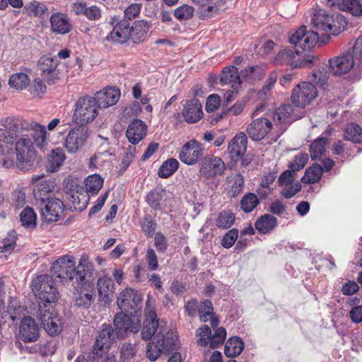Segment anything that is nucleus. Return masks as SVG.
Masks as SVG:
<instances>
[{"label":"nucleus","instance_id":"63","mask_svg":"<svg viewBox=\"0 0 362 362\" xmlns=\"http://www.w3.org/2000/svg\"><path fill=\"white\" fill-rule=\"evenodd\" d=\"M47 90L44 82L40 79H35L31 87V93L35 96L41 97Z\"/></svg>","mask_w":362,"mask_h":362},{"label":"nucleus","instance_id":"40","mask_svg":"<svg viewBox=\"0 0 362 362\" xmlns=\"http://www.w3.org/2000/svg\"><path fill=\"white\" fill-rule=\"evenodd\" d=\"M243 348L244 344L240 338L231 337L226 341L224 353L228 357H235L241 354Z\"/></svg>","mask_w":362,"mask_h":362},{"label":"nucleus","instance_id":"53","mask_svg":"<svg viewBox=\"0 0 362 362\" xmlns=\"http://www.w3.org/2000/svg\"><path fill=\"white\" fill-rule=\"evenodd\" d=\"M199 319L202 322H206L209 320L214 314L212 303L209 300H206L201 303L198 308Z\"/></svg>","mask_w":362,"mask_h":362},{"label":"nucleus","instance_id":"8","mask_svg":"<svg viewBox=\"0 0 362 362\" xmlns=\"http://www.w3.org/2000/svg\"><path fill=\"white\" fill-rule=\"evenodd\" d=\"M75 305L80 308H88L95 300V284L91 277L81 281L74 286Z\"/></svg>","mask_w":362,"mask_h":362},{"label":"nucleus","instance_id":"47","mask_svg":"<svg viewBox=\"0 0 362 362\" xmlns=\"http://www.w3.org/2000/svg\"><path fill=\"white\" fill-rule=\"evenodd\" d=\"M344 138L354 143H361L362 141L361 128L355 123L348 124L344 132Z\"/></svg>","mask_w":362,"mask_h":362},{"label":"nucleus","instance_id":"55","mask_svg":"<svg viewBox=\"0 0 362 362\" xmlns=\"http://www.w3.org/2000/svg\"><path fill=\"white\" fill-rule=\"evenodd\" d=\"M294 58H296L294 52L284 49L278 52L275 57V61L279 64H290L291 66V62L294 61Z\"/></svg>","mask_w":362,"mask_h":362},{"label":"nucleus","instance_id":"20","mask_svg":"<svg viewBox=\"0 0 362 362\" xmlns=\"http://www.w3.org/2000/svg\"><path fill=\"white\" fill-rule=\"evenodd\" d=\"M354 53H344L329 60L330 69L334 75L341 76L349 72L355 64Z\"/></svg>","mask_w":362,"mask_h":362},{"label":"nucleus","instance_id":"37","mask_svg":"<svg viewBox=\"0 0 362 362\" xmlns=\"http://www.w3.org/2000/svg\"><path fill=\"white\" fill-rule=\"evenodd\" d=\"M277 219L272 215L264 214L255 222V228L259 233L266 234L272 230L276 226Z\"/></svg>","mask_w":362,"mask_h":362},{"label":"nucleus","instance_id":"58","mask_svg":"<svg viewBox=\"0 0 362 362\" xmlns=\"http://www.w3.org/2000/svg\"><path fill=\"white\" fill-rule=\"evenodd\" d=\"M308 161L307 153H300L294 157L293 160L290 163L291 170L296 173L303 169Z\"/></svg>","mask_w":362,"mask_h":362},{"label":"nucleus","instance_id":"9","mask_svg":"<svg viewBox=\"0 0 362 362\" xmlns=\"http://www.w3.org/2000/svg\"><path fill=\"white\" fill-rule=\"evenodd\" d=\"M59 64V61L57 56L45 54L37 62V71L49 84H54L60 79L62 75L58 69Z\"/></svg>","mask_w":362,"mask_h":362},{"label":"nucleus","instance_id":"45","mask_svg":"<svg viewBox=\"0 0 362 362\" xmlns=\"http://www.w3.org/2000/svg\"><path fill=\"white\" fill-rule=\"evenodd\" d=\"M103 185V179L98 175H89L85 180V191L92 194H97Z\"/></svg>","mask_w":362,"mask_h":362},{"label":"nucleus","instance_id":"50","mask_svg":"<svg viewBox=\"0 0 362 362\" xmlns=\"http://www.w3.org/2000/svg\"><path fill=\"white\" fill-rule=\"evenodd\" d=\"M137 354L135 344L124 343L119 348V358L122 361H130Z\"/></svg>","mask_w":362,"mask_h":362},{"label":"nucleus","instance_id":"51","mask_svg":"<svg viewBox=\"0 0 362 362\" xmlns=\"http://www.w3.org/2000/svg\"><path fill=\"white\" fill-rule=\"evenodd\" d=\"M194 8L188 4H183L174 11L175 17L179 21H187L194 16Z\"/></svg>","mask_w":362,"mask_h":362},{"label":"nucleus","instance_id":"22","mask_svg":"<svg viewBox=\"0 0 362 362\" xmlns=\"http://www.w3.org/2000/svg\"><path fill=\"white\" fill-rule=\"evenodd\" d=\"M141 301V296L131 288H126L122 291L117 300V305L122 312L134 310Z\"/></svg>","mask_w":362,"mask_h":362},{"label":"nucleus","instance_id":"4","mask_svg":"<svg viewBox=\"0 0 362 362\" xmlns=\"http://www.w3.org/2000/svg\"><path fill=\"white\" fill-rule=\"evenodd\" d=\"M311 25L317 32H329L337 35L344 31L346 23L341 16L329 14L324 9H316L311 18Z\"/></svg>","mask_w":362,"mask_h":362},{"label":"nucleus","instance_id":"5","mask_svg":"<svg viewBox=\"0 0 362 362\" xmlns=\"http://www.w3.org/2000/svg\"><path fill=\"white\" fill-rule=\"evenodd\" d=\"M179 346L178 338L175 333L168 332L164 334V329L160 330L148 343L146 356L151 361H156L160 354H168L177 349Z\"/></svg>","mask_w":362,"mask_h":362},{"label":"nucleus","instance_id":"18","mask_svg":"<svg viewBox=\"0 0 362 362\" xmlns=\"http://www.w3.org/2000/svg\"><path fill=\"white\" fill-rule=\"evenodd\" d=\"M111 23L114 25V28L110 34L106 36L105 40L122 44L130 39L129 23L127 20L118 21L115 16L112 18Z\"/></svg>","mask_w":362,"mask_h":362},{"label":"nucleus","instance_id":"48","mask_svg":"<svg viewBox=\"0 0 362 362\" xmlns=\"http://www.w3.org/2000/svg\"><path fill=\"white\" fill-rule=\"evenodd\" d=\"M179 163L176 159L170 158L165 161L159 168L160 177L167 178L171 176L178 168Z\"/></svg>","mask_w":362,"mask_h":362},{"label":"nucleus","instance_id":"36","mask_svg":"<svg viewBox=\"0 0 362 362\" xmlns=\"http://www.w3.org/2000/svg\"><path fill=\"white\" fill-rule=\"evenodd\" d=\"M221 82L223 84L231 83L233 88L235 89L242 83L238 69L233 66L226 67L221 73Z\"/></svg>","mask_w":362,"mask_h":362},{"label":"nucleus","instance_id":"30","mask_svg":"<svg viewBox=\"0 0 362 362\" xmlns=\"http://www.w3.org/2000/svg\"><path fill=\"white\" fill-rule=\"evenodd\" d=\"M247 144V138L244 132L237 134L228 146V151L231 156V158L236 160L243 156L246 151Z\"/></svg>","mask_w":362,"mask_h":362},{"label":"nucleus","instance_id":"27","mask_svg":"<svg viewBox=\"0 0 362 362\" xmlns=\"http://www.w3.org/2000/svg\"><path fill=\"white\" fill-rule=\"evenodd\" d=\"M146 132V124L141 119H135L129 124L126 132V136L129 141L135 145L144 138Z\"/></svg>","mask_w":362,"mask_h":362},{"label":"nucleus","instance_id":"7","mask_svg":"<svg viewBox=\"0 0 362 362\" xmlns=\"http://www.w3.org/2000/svg\"><path fill=\"white\" fill-rule=\"evenodd\" d=\"M91 131L87 126L78 125L72 128L67 134L64 147L70 153H76L88 143Z\"/></svg>","mask_w":362,"mask_h":362},{"label":"nucleus","instance_id":"16","mask_svg":"<svg viewBox=\"0 0 362 362\" xmlns=\"http://www.w3.org/2000/svg\"><path fill=\"white\" fill-rule=\"evenodd\" d=\"M114 325L117 337L121 339L125 338L128 332L136 333L140 329V321L132 320L123 312L115 316Z\"/></svg>","mask_w":362,"mask_h":362},{"label":"nucleus","instance_id":"11","mask_svg":"<svg viewBox=\"0 0 362 362\" xmlns=\"http://www.w3.org/2000/svg\"><path fill=\"white\" fill-rule=\"evenodd\" d=\"M320 36L317 31L308 30L305 25H301L291 35L289 42L296 49H302L310 51L319 42Z\"/></svg>","mask_w":362,"mask_h":362},{"label":"nucleus","instance_id":"24","mask_svg":"<svg viewBox=\"0 0 362 362\" xmlns=\"http://www.w3.org/2000/svg\"><path fill=\"white\" fill-rule=\"evenodd\" d=\"M96 287L98 300L104 304H109L112 300L115 292L112 280L106 275L103 276L98 279Z\"/></svg>","mask_w":362,"mask_h":362},{"label":"nucleus","instance_id":"60","mask_svg":"<svg viewBox=\"0 0 362 362\" xmlns=\"http://www.w3.org/2000/svg\"><path fill=\"white\" fill-rule=\"evenodd\" d=\"M238 237V230L235 228H232L228 230L222 239V245L225 248L231 247Z\"/></svg>","mask_w":362,"mask_h":362},{"label":"nucleus","instance_id":"49","mask_svg":"<svg viewBox=\"0 0 362 362\" xmlns=\"http://www.w3.org/2000/svg\"><path fill=\"white\" fill-rule=\"evenodd\" d=\"M235 214L230 211H223L218 214L216 220L218 228L222 229L229 228L235 222Z\"/></svg>","mask_w":362,"mask_h":362},{"label":"nucleus","instance_id":"52","mask_svg":"<svg viewBox=\"0 0 362 362\" xmlns=\"http://www.w3.org/2000/svg\"><path fill=\"white\" fill-rule=\"evenodd\" d=\"M259 204L257 197L253 193L245 194L241 199V209L246 213L251 212Z\"/></svg>","mask_w":362,"mask_h":362},{"label":"nucleus","instance_id":"57","mask_svg":"<svg viewBox=\"0 0 362 362\" xmlns=\"http://www.w3.org/2000/svg\"><path fill=\"white\" fill-rule=\"evenodd\" d=\"M16 233L11 231L8 233L7 236L4 239L3 246L0 247V252H7L14 250L16 242Z\"/></svg>","mask_w":362,"mask_h":362},{"label":"nucleus","instance_id":"10","mask_svg":"<svg viewBox=\"0 0 362 362\" xmlns=\"http://www.w3.org/2000/svg\"><path fill=\"white\" fill-rule=\"evenodd\" d=\"M35 315L49 335L54 336L60 333L62 322L52 306H42L40 304Z\"/></svg>","mask_w":362,"mask_h":362},{"label":"nucleus","instance_id":"15","mask_svg":"<svg viewBox=\"0 0 362 362\" xmlns=\"http://www.w3.org/2000/svg\"><path fill=\"white\" fill-rule=\"evenodd\" d=\"M42 219L47 223L56 222L63 215L64 205L63 202L57 197L39 204Z\"/></svg>","mask_w":362,"mask_h":362},{"label":"nucleus","instance_id":"44","mask_svg":"<svg viewBox=\"0 0 362 362\" xmlns=\"http://www.w3.org/2000/svg\"><path fill=\"white\" fill-rule=\"evenodd\" d=\"M29 84L30 79L28 75L24 73L14 74L10 77L8 80V85L10 87L18 90H21L26 88Z\"/></svg>","mask_w":362,"mask_h":362},{"label":"nucleus","instance_id":"3","mask_svg":"<svg viewBox=\"0 0 362 362\" xmlns=\"http://www.w3.org/2000/svg\"><path fill=\"white\" fill-rule=\"evenodd\" d=\"M31 289L39 300L38 308L40 304L42 306H52L51 304L56 303L60 297L52 277L48 274L40 275L34 279Z\"/></svg>","mask_w":362,"mask_h":362},{"label":"nucleus","instance_id":"43","mask_svg":"<svg viewBox=\"0 0 362 362\" xmlns=\"http://www.w3.org/2000/svg\"><path fill=\"white\" fill-rule=\"evenodd\" d=\"M148 23L146 21H135L132 26H129L131 37L133 41L141 40L143 39L148 30Z\"/></svg>","mask_w":362,"mask_h":362},{"label":"nucleus","instance_id":"28","mask_svg":"<svg viewBox=\"0 0 362 362\" xmlns=\"http://www.w3.org/2000/svg\"><path fill=\"white\" fill-rule=\"evenodd\" d=\"M39 328L35 320L30 317L23 318L20 326V337L25 342L37 340L39 337Z\"/></svg>","mask_w":362,"mask_h":362},{"label":"nucleus","instance_id":"25","mask_svg":"<svg viewBox=\"0 0 362 362\" xmlns=\"http://www.w3.org/2000/svg\"><path fill=\"white\" fill-rule=\"evenodd\" d=\"M49 22L52 32L56 34L66 35L72 29L70 19L64 13H54L50 16Z\"/></svg>","mask_w":362,"mask_h":362},{"label":"nucleus","instance_id":"26","mask_svg":"<svg viewBox=\"0 0 362 362\" xmlns=\"http://www.w3.org/2000/svg\"><path fill=\"white\" fill-rule=\"evenodd\" d=\"M182 116L187 123L197 122L203 116L201 103L197 99L186 101L182 110Z\"/></svg>","mask_w":362,"mask_h":362},{"label":"nucleus","instance_id":"13","mask_svg":"<svg viewBox=\"0 0 362 362\" xmlns=\"http://www.w3.org/2000/svg\"><path fill=\"white\" fill-rule=\"evenodd\" d=\"M315 86L308 82H303L295 87L291 95V101L297 107H304L317 96Z\"/></svg>","mask_w":362,"mask_h":362},{"label":"nucleus","instance_id":"35","mask_svg":"<svg viewBox=\"0 0 362 362\" xmlns=\"http://www.w3.org/2000/svg\"><path fill=\"white\" fill-rule=\"evenodd\" d=\"M73 11L77 14L84 15L90 21H97L101 16V11L97 6L86 7L83 3H76L73 5Z\"/></svg>","mask_w":362,"mask_h":362},{"label":"nucleus","instance_id":"33","mask_svg":"<svg viewBox=\"0 0 362 362\" xmlns=\"http://www.w3.org/2000/svg\"><path fill=\"white\" fill-rule=\"evenodd\" d=\"M70 202V209L75 211H81L86 209L89 197L88 194L83 190L82 187L77 192L70 194L67 197Z\"/></svg>","mask_w":362,"mask_h":362},{"label":"nucleus","instance_id":"23","mask_svg":"<svg viewBox=\"0 0 362 362\" xmlns=\"http://www.w3.org/2000/svg\"><path fill=\"white\" fill-rule=\"evenodd\" d=\"M202 155L203 151L199 144L195 141H189L182 146L179 157L184 163L194 165Z\"/></svg>","mask_w":362,"mask_h":362},{"label":"nucleus","instance_id":"31","mask_svg":"<svg viewBox=\"0 0 362 362\" xmlns=\"http://www.w3.org/2000/svg\"><path fill=\"white\" fill-rule=\"evenodd\" d=\"M54 188L53 183L49 181H42L36 186L33 189V195L38 205L54 197L50 195Z\"/></svg>","mask_w":362,"mask_h":362},{"label":"nucleus","instance_id":"46","mask_svg":"<svg viewBox=\"0 0 362 362\" xmlns=\"http://www.w3.org/2000/svg\"><path fill=\"white\" fill-rule=\"evenodd\" d=\"M340 10L348 11L354 16H362V4L359 0H346L340 4Z\"/></svg>","mask_w":362,"mask_h":362},{"label":"nucleus","instance_id":"62","mask_svg":"<svg viewBox=\"0 0 362 362\" xmlns=\"http://www.w3.org/2000/svg\"><path fill=\"white\" fill-rule=\"evenodd\" d=\"M301 189V185L300 183L297 181L294 184L289 185L288 186L286 187L281 192V195L286 198L289 199L293 197L296 194H297L298 192H300Z\"/></svg>","mask_w":362,"mask_h":362},{"label":"nucleus","instance_id":"29","mask_svg":"<svg viewBox=\"0 0 362 362\" xmlns=\"http://www.w3.org/2000/svg\"><path fill=\"white\" fill-rule=\"evenodd\" d=\"M296 110L291 105H283L277 108L273 115V119L279 125L288 124L300 118Z\"/></svg>","mask_w":362,"mask_h":362},{"label":"nucleus","instance_id":"56","mask_svg":"<svg viewBox=\"0 0 362 362\" xmlns=\"http://www.w3.org/2000/svg\"><path fill=\"white\" fill-rule=\"evenodd\" d=\"M226 337V331L225 328L223 327H220L217 328L214 333V334H211L209 346L211 349H214L219 346L220 344H222L223 341H225Z\"/></svg>","mask_w":362,"mask_h":362},{"label":"nucleus","instance_id":"59","mask_svg":"<svg viewBox=\"0 0 362 362\" xmlns=\"http://www.w3.org/2000/svg\"><path fill=\"white\" fill-rule=\"evenodd\" d=\"M313 81L317 85L323 86L325 84L329 78V74L327 70L322 67L313 72Z\"/></svg>","mask_w":362,"mask_h":362},{"label":"nucleus","instance_id":"42","mask_svg":"<svg viewBox=\"0 0 362 362\" xmlns=\"http://www.w3.org/2000/svg\"><path fill=\"white\" fill-rule=\"evenodd\" d=\"M21 225L28 229H34L37 225V215L33 208L27 206L20 214Z\"/></svg>","mask_w":362,"mask_h":362},{"label":"nucleus","instance_id":"19","mask_svg":"<svg viewBox=\"0 0 362 362\" xmlns=\"http://www.w3.org/2000/svg\"><path fill=\"white\" fill-rule=\"evenodd\" d=\"M272 122L265 117L255 119L248 125L246 132L249 137L253 141L263 139L272 129Z\"/></svg>","mask_w":362,"mask_h":362},{"label":"nucleus","instance_id":"61","mask_svg":"<svg viewBox=\"0 0 362 362\" xmlns=\"http://www.w3.org/2000/svg\"><path fill=\"white\" fill-rule=\"evenodd\" d=\"M296 173L292 170H287L284 171L279 177V182L280 185L287 187L289 185L294 184V177Z\"/></svg>","mask_w":362,"mask_h":362},{"label":"nucleus","instance_id":"64","mask_svg":"<svg viewBox=\"0 0 362 362\" xmlns=\"http://www.w3.org/2000/svg\"><path fill=\"white\" fill-rule=\"evenodd\" d=\"M146 261L148 268L151 271H155L158 267V261L155 251L152 248H148L146 254Z\"/></svg>","mask_w":362,"mask_h":362},{"label":"nucleus","instance_id":"17","mask_svg":"<svg viewBox=\"0 0 362 362\" xmlns=\"http://www.w3.org/2000/svg\"><path fill=\"white\" fill-rule=\"evenodd\" d=\"M149 300L146 303V308L145 310L146 319L144 322V326L141 329V337L144 340H151L153 337L159 332L160 330H163L164 328L162 325H159L158 319L155 310L150 307Z\"/></svg>","mask_w":362,"mask_h":362},{"label":"nucleus","instance_id":"32","mask_svg":"<svg viewBox=\"0 0 362 362\" xmlns=\"http://www.w3.org/2000/svg\"><path fill=\"white\" fill-rule=\"evenodd\" d=\"M296 58L291 62V69H307L311 68L318 61L317 56L310 52H300L299 49L295 52Z\"/></svg>","mask_w":362,"mask_h":362},{"label":"nucleus","instance_id":"2","mask_svg":"<svg viewBox=\"0 0 362 362\" xmlns=\"http://www.w3.org/2000/svg\"><path fill=\"white\" fill-rule=\"evenodd\" d=\"M52 272L54 276L59 279L62 282L67 281L78 283L86 280L88 277H92L93 267L86 259H80L76 265L73 257L65 255L59 258L52 267Z\"/></svg>","mask_w":362,"mask_h":362},{"label":"nucleus","instance_id":"38","mask_svg":"<svg viewBox=\"0 0 362 362\" xmlns=\"http://www.w3.org/2000/svg\"><path fill=\"white\" fill-rule=\"evenodd\" d=\"M228 185L230 186V197H235L243 192L244 179L240 173H233L226 177Z\"/></svg>","mask_w":362,"mask_h":362},{"label":"nucleus","instance_id":"39","mask_svg":"<svg viewBox=\"0 0 362 362\" xmlns=\"http://www.w3.org/2000/svg\"><path fill=\"white\" fill-rule=\"evenodd\" d=\"M328 144V140L325 138H318L310 145V153L313 160H322V156L326 152V146Z\"/></svg>","mask_w":362,"mask_h":362},{"label":"nucleus","instance_id":"14","mask_svg":"<svg viewBox=\"0 0 362 362\" xmlns=\"http://www.w3.org/2000/svg\"><path fill=\"white\" fill-rule=\"evenodd\" d=\"M226 168L225 163L221 158L209 155L203 158L199 169V174L207 179H211L222 175Z\"/></svg>","mask_w":362,"mask_h":362},{"label":"nucleus","instance_id":"54","mask_svg":"<svg viewBox=\"0 0 362 362\" xmlns=\"http://www.w3.org/2000/svg\"><path fill=\"white\" fill-rule=\"evenodd\" d=\"M197 333L198 337L197 341L199 346H206L209 344L211 337L210 327L206 325H204L197 329Z\"/></svg>","mask_w":362,"mask_h":362},{"label":"nucleus","instance_id":"41","mask_svg":"<svg viewBox=\"0 0 362 362\" xmlns=\"http://www.w3.org/2000/svg\"><path fill=\"white\" fill-rule=\"evenodd\" d=\"M322 175V166L319 164H314L306 169L301 181L305 184H314L320 180Z\"/></svg>","mask_w":362,"mask_h":362},{"label":"nucleus","instance_id":"1","mask_svg":"<svg viewBox=\"0 0 362 362\" xmlns=\"http://www.w3.org/2000/svg\"><path fill=\"white\" fill-rule=\"evenodd\" d=\"M47 144L45 126L13 115L0 117V168L29 170L36 156L35 144L43 150Z\"/></svg>","mask_w":362,"mask_h":362},{"label":"nucleus","instance_id":"34","mask_svg":"<svg viewBox=\"0 0 362 362\" xmlns=\"http://www.w3.org/2000/svg\"><path fill=\"white\" fill-rule=\"evenodd\" d=\"M66 156L64 151L57 148L51 151V154L48 157L46 165L47 170L49 173L57 172L64 163Z\"/></svg>","mask_w":362,"mask_h":362},{"label":"nucleus","instance_id":"6","mask_svg":"<svg viewBox=\"0 0 362 362\" xmlns=\"http://www.w3.org/2000/svg\"><path fill=\"white\" fill-rule=\"evenodd\" d=\"M72 121L77 125L86 126L92 122L98 115V106L95 99L86 95L80 97L74 104Z\"/></svg>","mask_w":362,"mask_h":362},{"label":"nucleus","instance_id":"21","mask_svg":"<svg viewBox=\"0 0 362 362\" xmlns=\"http://www.w3.org/2000/svg\"><path fill=\"white\" fill-rule=\"evenodd\" d=\"M120 90L112 86H106L92 96L100 108H107L115 105L120 98Z\"/></svg>","mask_w":362,"mask_h":362},{"label":"nucleus","instance_id":"12","mask_svg":"<svg viewBox=\"0 0 362 362\" xmlns=\"http://www.w3.org/2000/svg\"><path fill=\"white\" fill-rule=\"evenodd\" d=\"M114 331L111 325H104L96 337L91 352L88 355L90 360L95 361L102 356L110 346L114 340Z\"/></svg>","mask_w":362,"mask_h":362}]
</instances>
